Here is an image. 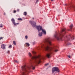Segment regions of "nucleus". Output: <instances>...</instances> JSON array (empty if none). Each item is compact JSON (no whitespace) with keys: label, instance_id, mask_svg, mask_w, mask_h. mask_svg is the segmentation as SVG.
<instances>
[{"label":"nucleus","instance_id":"20","mask_svg":"<svg viewBox=\"0 0 75 75\" xmlns=\"http://www.w3.org/2000/svg\"><path fill=\"white\" fill-rule=\"evenodd\" d=\"M33 54H36V52H33Z\"/></svg>","mask_w":75,"mask_h":75},{"label":"nucleus","instance_id":"14","mask_svg":"<svg viewBox=\"0 0 75 75\" xmlns=\"http://www.w3.org/2000/svg\"><path fill=\"white\" fill-rule=\"evenodd\" d=\"M14 62H16V63H18V61H17V60H15L14 61Z\"/></svg>","mask_w":75,"mask_h":75},{"label":"nucleus","instance_id":"10","mask_svg":"<svg viewBox=\"0 0 75 75\" xmlns=\"http://www.w3.org/2000/svg\"><path fill=\"white\" fill-rule=\"evenodd\" d=\"M8 48H12V45H10L8 47Z\"/></svg>","mask_w":75,"mask_h":75},{"label":"nucleus","instance_id":"22","mask_svg":"<svg viewBox=\"0 0 75 75\" xmlns=\"http://www.w3.org/2000/svg\"><path fill=\"white\" fill-rule=\"evenodd\" d=\"M48 63H47L46 64H45V66H47V65H48Z\"/></svg>","mask_w":75,"mask_h":75},{"label":"nucleus","instance_id":"17","mask_svg":"<svg viewBox=\"0 0 75 75\" xmlns=\"http://www.w3.org/2000/svg\"><path fill=\"white\" fill-rule=\"evenodd\" d=\"M3 38H4L3 37H0V40H3Z\"/></svg>","mask_w":75,"mask_h":75},{"label":"nucleus","instance_id":"18","mask_svg":"<svg viewBox=\"0 0 75 75\" xmlns=\"http://www.w3.org/2000/svg\"><path fill=\"white\" fill-rule=\"evenodd\" d=\"M7 54H8L9 55L10 54V51L8 50L7 52Z\"/></svg>","mask_w":75,"mask_h":75},{"label":"nucleus","instance_id":"6","mask_svg":"<svg viewBox=\"0 0 75 75\" xmlns=\"http://www.w3.org/2000/svg\"><path fill=\"white\" fill-rule=\"evenodd\" d=\"M55 71L58 72H59V68L57 67H55L53 68L52 69V74H53Z\"/></svg>","mask_w":75,"mask_h":75},{"label":"nucleus","instance_id":"5","mask_svg":"<svg viewBox=\"0 0 75 75\" xmlns=\"http://www.w3.org/2000/svg\"><path fill=\"white\" fill-rule=\"evenodd\" d=\"M65 6H67V9L68 10H71V9H74V11H75V5L70 4L68 5L65 4Z\"/></svg>","mask_w":75,"mask_h":75},{"label":"nucleus","instance_id":"15","mask_svg":"<svg viewBox=\"0 0 75 75\" xmlns=\"http://www.w3.org/2000/svg\"><path fill=\"white\" fill-rule=\"evenodd\" d=\"M24 15H25V16H26L27 15V12H25L24 13Z\"/></svg>","mask_w":75,"mask_h":75},{"label":"nucleus","instance_id":"23","mask_svg":"<svg viewBox=\"0 0 75 75\" xmlns=\"http://www.w3.org/2000/svg\"><path fill=\"white\" fill-rule=\"evenodd\" d=\"M16 13V11L14 10L13 11V13Z\"/></svg>","mask_w":75,"mask_h":75},{"label":"nucleus","instance_id":"13","mask_svg":"<svg viewBox=\"0 0 75 75\" xmlns=\"http://www.w3.org/2000/svg\"><path fill=\"white\" fill-rule=\"evenodd\" d=\"M13 44H14V45H16V41H13Z\"/></svg>","mask_w":75,"mask_h":75},{"label":"nucleus","instance_id":"7","mask_svg":"<svg viewBox=\"0 0 75 75\" xmlns=\"http://www.w3.org/2000/svg\"><path fill=\"white\" fill-rule=\"evenodd\" d=\"M11 21L12 22V23L14 24V25H16V24H19V23H15V20L14 18H12L11 19Z\"/></svg>","mask_w":75,"mask_h":75},{"label":"nucleus","instance_id":"24","mask_svg":"<svg viewBox=\"0 0 75 75\" xmlns=\"http://www.w3.org/2000/svg\"><path fill=\"white\" fill-rule=\"evenodd\" d=\"M68 57L69 58H71V56H70V55H69L68 56Z\"/></svg>","mask_w":75,"mask_h":75},{"label":"nucleus","instance_id":"1","mask_svg":"<svg viewBox=\"0 0 75 75\" xmlns=\"http://www.w3.org/2000/svg\"><path fill=\"white\" fill-rule=\"evenodd\" d=\"M28 55L31 58L29 65L27 66L25 64L21 67V74L20 75H26L27 73H25V72L27 73L28 72V70H30V69H35V65H34V64H38L41 59L38 56H32L30 52L29 53Z\"/></svg>","mask_w":75,"mask_h":75},{"label":"nucleus","instance_id":"16","mask_svg":"<svg viewBox=\"0 0 75 75\" xmlns=\"http://www.w3.org/2000/svg\"><path fill=\"white\" fill-rule=\"evenodd\" d=\"M25 38L26 39V40H27L28 38V36H25Z\"/></svg>","mask_w":75,"mask_h":75},{"label":"nucleus","instance_id":"28","mask_svg":"<svg viewBox=\"0 0 75 75\" xmlns=\"http://www.w3.org/2000/svg\"><path fill=\"white\" fill-rule=\"evenodd\" d=\"M71 55H73V54H72Z\"/></svg>","mask_w":75,"mask_h":75},{"label":"nucleus","instance_id":"9","mask_svg":"<svg viewBox=\"0 0 75 75\" xmlns=\"http://www.w3.org/2000/svg\"><path fill=\"white\" fill-rule=\"evenodd\" d=\"M37 43L35 42V41L33 42H32V44L33 45H34Z\"/></svg>","mask_w":75,"mask_h":75},{"label":"nucleus","instance_id":"11","mask_svg":"<svg viewBox=\"0 0 75 75\" xmlns=\"http://www.w3.org/2000/svg\"><path fill=\"white\" fill-rule=\"evenodd\" d=\"M25 44H26V45H28V47H29L30 44L29 43H26Z\"/></svg>","mask_w":75,"mask_h":75},{"label":"nucleus","instance_id":"12","mask_svg":"<svg viewBox=\"0 0 75 75\" xmlns=\"http://www.w3.org/2000/svg\"><path fill=\"white\" fill-rule=\"evenodd\" d=\"M18 20L19 21H21V20H23V19H22V18H18Z\"/></svg>","mask_w":75,"mask_h":75},{"label":"nucleus","instance_id":"29","mask_svg":"<svg viewBox=\"0 0 75 75\" xmlns=\"http://www.w3.org/2000/svg\"><path fill=\"white\" fill-rule=\"evenodd\" d=\"M5 13H4V15H5Z\"/></svg>","mask_w":75,"mask_h":75},{"label":"nucleus","instance_id":"21","mask_svg":"<svg viewBox=\"0 0 75 75\" xmlns=\"http://www.w3.org/2000/svg\"><path fill=\"white\" fill-rule=\"evenodd\" d=\"M38 1H39V0H37L36 2V3H37Z\"/></svg>","mask_w":75,"mask_h":75},{"label":"nucleus","instance_id":"8","mask_svg":"<svg viewBox=\"0 0 75 75\" xmlns=\"http://www.w3.org/2000/svg\"><path fill=\"white\" fill-rule=\"evenodd\" d=\"M1 48L2 49H3V50H5V49H6V47L4 46V44H2L1 45Z\"/></svg>","mask_w":75,"mask_h":75},{"label":"nucleus","instance_id":"19","mask_svg":"<svg viewBox=\"0 0 75 75\" xmlns=\"http://www.w3.org/2000/svg\"><path fill=\"white\" fill-rule=\"evenodd\" d=\"M0 27H3V25L2 24H0Z\"/></svg>","mask_w":75,"mask_h":75},{"label":"nucleus","instance_id":"2","mask_svg":"<svg viewBox=\"0 0 75 75\" xmlns=\"http://www.w3.org/2000/svg\"><path fill=\"white\" fill-rule=\"evenodd\" d=\"M73 26V24H71L70 26L71 29L67 30L66 28L62 29L61 33L56 32L55 34L54 35V38L58 41H64L66 45H71V44L69 43L68 41L74 40L75 39L74 36L73 35L71 36V35H69L68 36L69 38H68L67 36H65L64 35H65V33H67V31H71L72 29Z\"/></svg>","mask_w":75,"mask_h":75},{"label":"nucleus","instance_id":"4","mask_svg":"<svg viewBox=\"0 0 75 75\" xmlns=\"http://www.w3.org/2000/svg\"><path fill=\"white\" fill-rule=\"evenodd\" d=\"M29 23L33 27H36V28L39 33L38 34L39 37H42V33H43L44 34H46V31L45 29H43L42 27L40 26L37 25V23L36 22L33 21H29Z\"/></svg>","mask_w":75,"mask_h":75},{"label":"nucleus","instance_id":"27","mask_svg":"<svg viewBox=\"0 0 75 75\" xmlns=\"http://www.w3.org/2000/svg\"><path fill=\"white\" fill-rule=\"evenodd\" d=\"M32 19H33V20H34V18H32Z\"/></svg>","mask_w":75,"mask_h":75},{"label":"nucleus","instance_id":"25","mask_svg":"<svg viewBox=\"0 0 75 75\" xmlns=\"http://www.w3.org/2000/svg\"><path fill=\"white\" fill-rule=\"evenodd\" d=\"M20 11V10H19L18 9H17V11L18 12V11Z\"/></svg>","mask_w":75,"mask_h":75},{"label":"nucleus","instance_id":"26","mask_svg":"<svg viewBox=\"0 0 75 75\" xmlns=\"http://www.w3.org/2000/svg\"><path fill=\"white\" fill-rule=\"evenodd\" d=\"M54 1V0H51V1Z\"/></svg>","mask_w":75,"mask_h":75},{"label":"nucleus","instance_id":"3","mask_svg":"<svg viewBox=\"0 0 75 75\" xmlns=\"http://www.w3.org/2000/svg\"><path fill=\"white\" fill-rule=\"evenodd\" d=\"M52 39H45L44 43H41L40 46L38 47L37 50H44L48 52L46 54V57L50 58L51 56V54H52V51H54L55 52H57L58 50L57 49L58 48L57 46H54L53 48L50 47L52 45L51 44Z\"/></svg>","mask_w":75,"mask_h":75}]
</instances>
